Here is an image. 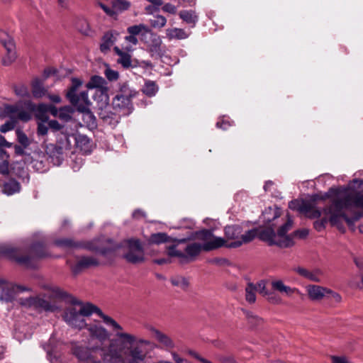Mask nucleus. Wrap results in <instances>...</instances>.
<instances>
[{
  "instance_id": "22",
  "label": "nucleus",
  "mask_w": 363,
  "mask_h": 363,
  "mask_svg": "<svg viewBox=\"0 0 363 363\" xmlns=\"http://www.w3.org/2000/svg\"><path fill=\"white\" fill-rule=\"evenodd\" d=\"M99 264L98 260L94 257H82L74 264L70 266L72 272L74 274H77L83 269H87L91 267L97 266Z\"/></svg>"
},
{
  "instance_id": "55",
  "label": "nucleus",
  "mask_w": 363,
  "mask_h": 363,
  "mask_svg": "<svg viewBox=\"0 0 363 363\" xmlns=\"http://www.w3.org/2000/svg\"><path fill=\"white\" fill-rule=\"evenodd\" d=\"M46 122L38 121L37 134L38 135L45 136L48 134L49 126L45 124Z\"/></svg>"
},
{
  "instance_id": "59",
  "label": "nucleus",
  "mask_w": 363,
  "mask_h": 363,
  "mask_svg": "<svg viewBox=\"0 0 363 363\" xmlns=\"http://www.w3.org/2000/svg\"><path fill=\"white\" fill-rule=\"evenodd\" d=\"M162 9L164 12L169 13L171 14H175L177 10V7L170 3L165 4L162 6Z\"/></svg>"
},
{
  "instance_id": "20",
  "label": "nucleus",
  "mask_w": 363,
  "mask_h": 363,
  "mask_svg": "<svg viewBox=\"0 0 363 363\" xmlns=\"http://www.w3.org/2000/svg\"><path fill=\"white\" fill-rule=\"evenodd\" d=\"M22 304L39 311H54V306L50 302L39 297L29 298L23 302Z\"/></svg>"
},
{
  "instance_id": "23",
  "label": "nucleus",
  "mask_w": 363,
  "mask_h": 363,
  "mask_svg": "<svg viewBox=\"0 0 363 363\" xmlns=\"http://www.w3.org/2000/svg\"><path fill=\"white\" fill-rule=\"evenodd\" d=\"M82 84V82L77 78L72 79V86L67 93V97L69 100L72 104H78L79 101H82V95L83 93H87L86 91L80 92L79 94H77V89Z\"/></svg>"
},
{
  "instance_id": "51",
  "label": "nucleus",
  "mask_w": 363,
  "mask_h": 363,
  "mask_svg": "<svg viewBox=\"0 0 363 363\" xmlns=\"http://www.w3.org/2000/svg\"><path fill=\"white\" fill-rule=\"evenodd\" d=\"M299 204L298 201H291L290 203H289V208H291V209H296L297 208L298 211H302V212H308L309 211V205L307 204V203H303L301 206H297Z\"/></svg>"
},
{
  "instance_id": "49",
  "label": "nucleus",
  "mask_w": 363,
  "mask_h": 363,
  "mask_svg": "<svg viewBox=\"0 0 363 363\" xmlns=\"http://www.w3.org/2000/svg\"><path fill=\"white\" fill-rule=\"evenodd\" d=\"M195 227V222L191 218H183L180 220L179 225L176 226L175 228L181 229H193Z\"/></svg>"
},
{
  "instance_id": "35",
  "label": "nucleus",
  "mask_w": 363,
  "mask_h": 363,
  "mask_svg": "<svg viewBox=\"0 0 363 363\" xmlns=\"http://www.w3.org/2000/svg\"><path fill=\"white\" fill-rule=\"evenodd\" d=\"M127 31L128 34H131L133 36H137L138 35L142 33V35H144V33H147L150 32V28L147 26L140 23L138 25H134L129 26L127 28Z\"/></svg>"
},
{
  "instance_id": "45",
  "label": "nucleus",
  "mask_w": 363,
  "mask_h": 363,
  "mask_svg": "<svg viewBox=\"0 0 363 363\" xmlns=\"http://www.w3.org/2000/svg\"><path fill=\"white\" fill-rule=\"evenodd\" d=\"M130 5V2L128 0H115V14L128 10Z\"/></svg>"
},
{
  "instance_id": "37",
  "label": "nucleus",
  "mask_w": 363,
  "mask_h": 363,
  "mask_svg": "<svg viewBox=\"0 0 363 363\" xmlns=\"http://www.w3.org/2000/svg\"><path fill=\"white\" fill-rule=\"evenodd\" d=\"M96 4L106 15L113 16V0H98Z\"/></svg>"
},
{
  "instance_id": "46",
  "label": "nucleus",
  "mask_w": 363,
  "mask_h": 363,
  "mask_svg": "<svg viewBox=\"0 0 363 363\" xmlns=\"http://www.w3.org/2000/svg\"><path fill=\"white\" fill-rule=\"evenodd\" d=\"M171 283L175 286L186 289L189 286L188 280L183 277H174L171 279Z\"/></svg>"
},
{
  "instance_id": "3",
  "label": "nucleus",
  "mask_w": 363,
  "mask_h": 363,
  "mask_svg": "<svg viewBox=\"0 0 363 363\" xmlns=\"http://www.w3.org/2000/svg\"><path fill=\"white\" fill-rule=\"evenodd\" d=\"M292 225L293 220L289 218L284 223L279 226L277 233L272 228H265L260 230L259 238L269 245H277L281 248L291 247L294 245L295 237L305 238L308 235L307 229L298 230L289 234L288 232L291 229Z\"/></svg>"
},
{
  "instance_id": "6",
  "label": "nucleus",
  "mask_w": 363,
  "mask_h": 363,
  "mask_svg": "<svg viewBox=\"0 0 363 363\" xmlns=\"http://www.w3.org/2000/svg\"><path fill=\"white\" fill-rule=\"evenodd\" d=\"M137 92L123 84L120 87L118 94L115 96L117 104H115V114L118 113L120 116H128L133 110L131 99L135 97Z\"/></svg>"
},
{
  "instance_id": "17",
  "label": "nucleus",
  "mask_w": 363,
  "mask_h": 363,
  "mask_svg": "<svg viewBox=\"0 0 363 363\" xmlns=\"http://www.w3.org/2000/svg\"><path fill=\"white\" fill-rule=\"evenodd\" d=\"M79 311L83 317H88L91 315L93 313H96L103 320V322L106 325H113V319L105 315L99 307L93 303L89 302L82 303Z\"/></svg>"
},
{
  "instance_id": "5",
  "label": "nucleus",
  "mask_w": 363,
  "mask_h": 363,
  "mask_svg": "<svg viewBox=\"0 0 363 363\" xmlns=\"http://www.w3.org/2000/svg\"><path fill=\"white\" fill-rule=\"evenodd\" d=\"M242 228L240 225H227L224 228L225 244L228 248H236L242 244L251 242L257 235L255 229L249 230L242 233Z\"/></svg>"
},
{
  "instance_id": "41",
  "label": "nucleus",
  "mask_w": 363,
  "mask_h": 363,
  "mask_svg": "<svg viewBox=\"0 0 363 363\" xmlns=\"http://www.w3.org/2000/svg\"><path fill=\"white\" fill-rule=\"evenodd\" d=\"M150 23L152 28L160 29L166 26L167 18L162 15L157 14L150 19Z\"/></svg>"
},
{
  "instance_id": "58",
  "label": "nucleus",
  "mask_w": 363,
  "mask_h": 363,
  "mask_svg": "<svg viewBox=\"0 0 363 363\" xmlns=\"http://www.w3.org/2000/svg\"><path fill=\"white\" fill-rule=\"evenodd\" d=\"M217 358L221 363H237L234 357L231 355H218Z\"/></svg>"
},
{
  "instance_id": "18",
  "label": "nucleus",
  "mask_w": 363,
  "mask_h": 363,
  "mask_svg": "<svg viewBox=\"0 0 363 363\" xmlns=\"http://www.w3.org/2000/svg\"><path fill=\"white\" fill-rule=\"evenodd\" d=\"M24 104L28 109L33 111V113H34L35 117L38 121H48L49 116L48 115V108L47 104H39L36 106L30 101H26Z\"/></svg>"
},
{
  "instance_id": "62",
  "label": "nucleus",
  "mask_w": 363,
  "mask_h": 363,
  "mask_svg": "<svg viewBox=\"0 0 363 363\" xmlns=\"http://www.w3.org/2000/svg\"><path fill=\"white\" fill-rule=\"evenodd\" d=\"M332 363H352L347 357L344 356L332 357Z\"/></svg>"
},
{
  "instance_id": "56",
  "label": "nucleus",
  "mask_w": 363,
  "mask_h": 363,
  "mask_svg": "<svg viewBox=\"0 0 363 363\" xmlns=\"http://www.w3.org/2000/svg\"><path fill=\"white\" fill-rule=\"evenodd\" d=\"M255 287H256V291H258L263 296L269 291L266 289V281L264 280H260L256 284H254Z\"/></svg>"
},
{
  "instance_id": "27",
  "label": "nucleus",
  "mask_w": 363,
  "mask_h": 363,
  "mask_svg": "<svg viewBox=\"0 0 363 363\" xmlns=\"http://www.w3.org/2000/svg\"><path fill=\"white\" fill-rule=\"evenodd\" d=\"M150 330L152 333L155 339L166 349L169 350L174 347V342L169 336L152 327L150 328Z\"/></svg>"
},
{
  "instance_id": "16",
  "label": "nucleus",
  "mask_w": 363,
  "mask_h": 363,
  "mask_svg": "<svg viewBox=\"0 0 363 363\" xmlns=\"http://www.w3.org/2000/svg\"><path fill=\"white\" fill-rule=\"evenodd\" d=\"M85 328L89 331L91 337L97 339L101 343L108 340V345L111 342L112 346L113 345L112 340H109L111 334L101 325L99 321L94 320L93 323L89 324L86 323V326H85ZM108 347L109 346L108 348Z\"/></svg>"
},
{
  "instance_id": "39",
  "label": "nucleus",
  "mask_w": 363,
  "mask_h": 363,
  "mask_svg": "<svg viewBox=\"0 0 363 363\" xmlns=\"http://www.w3.org/2000/svg\"><path fill=\"white\" fill-rule=\"evenodd\" d=\"M256 287L254 284L249 282L245 288V299L250 303H254L256 301Z\"/></svg>"
},
{
  "instance_id": "11",
  "label": "nucleus",
  "mask_w": 363,
  "mask_h": 363,
  "mask_svg": "<svg viewBox=\"0 0 363 363\" xmlns=\"http://www.w3.org/2000/svg\"><path fill=\"white\" fill-rule=\"evenodd\" d=\"M91 103L88 98V93H83L82 95V101L78 104L72 105L77 106V111L82 113V120L84 124L89 128L96 127V117L89 109Z\"/></svg>"
},
{
  "instance_id": "52",
  "label": "nucleus",
  "mask_w": 363,
  "mask_h": 363,
  "mask_svg": "<svg viewBox=\"0 0 363 363\" xmlns=\"http://www.w3.org/2000/svg\"><path fill=\"white\" fill-rule=\"evenodd\" d=\"M16 121L15 119H11V121H6L1 125L0 131L1 133H6L13 130L16 126Z\"/></svg>"
},
{
  "instance_id": "2",
  "label": "nucleus",
  "mask_w": 363,
  "mask_h": 363,
  "mask_svg": "<svg viewBox=\"0 0 363 363\" xmlns=\"http://www.w3.org/2000/svg\"><path fill=\"white\" fill-rule=\"evenodd\" d=\"M177 245L167 248L170 257H177L182 262L195 260L202 251L209 252L225 244L223 238L215 236L210 230H202L192 233L190 238L176 239Z\"/></svg>"
},
{
  "instance_id": "34",
  "label": "nucleus",
  "mask_w": 363,
  "mask_h": 363,
  "mask_svg": "<svg viewBox=\"0 0 363 363\" xmlns=\"http://www.w3.org/2000/svg\"><path fill=\"white\" fill-rule=\"evenodd\" d=\"M72 351L80 361H86L91 357L90 350L86 347L74 346Z\"/></svg>"
},
{
  "instance_id": "10",
  "label": "nucleus",
  "mask_w": 363,
  "mask_h": 363,
  "mask_svg": "<svg viewBox=\"0 0 363 363\" xmlns=\"http://www.w3.org/2000/svg\"><path fill=\"white\" fill-rule=\"evenodd\" d=\"M0 43L6 51L2 59V63L4 65H9L16 58V45L13 38L7 31L0 30Z\"/></svg>"
},
{
  "instance_id": "61",
  "label": "nucleus",
  "mask_w": 363,
  "mask_h": 363,
  "mask_svg": "<svg viewBox=\"0 0 363 363\" xmlns=\"http://www.w3.org/2000/svg\"><path fill=\"white\" fill-rule=\"evenodd\" d=\"M9 161H1L0 162V174L6 175L9 172Z\"/></svg>"
},
{
  "instance_id": "24",
  "label": "nucleus",
  "mask_w": 363,
  "mask_h": 363,
  "mask_svg": "<svg viewBox=\"0 0 363 363\" xmlns=\"http://www.w3.org/2000/svg\"><path fill=\"white\" fill-rule=\"evenodd\" d=\"M294 271L301 277L313 282H320L322 272L320 269H315L308 270L303 267H296Z\"/></svg>"
},
{
  "instance_id": "25",
  "label": "nucleus",
  "mask_w": 363,
  "mask_h": 363,
  "mask_svg": "<svg viewBox=\"0 0 363 363\" xmlns=\"http://www.w3.org/2000/svg\"><path fill=\"white\" fill-rule=\"evenodd\" d=\"M55 245L65 249L86 248L91 250H94L89 244L74 242L73 240L69 238L56 240Z\"/></svg>"
},
{
  "instance_id": "38",
  "label": "nucleus",
  "mask_w": 363,
  "mask_h": 363,
  "mask_svg": "<svg viewBox=\"0 0 363 363\" xmlns=\"http://www.w3.org/2000/svg\"><path fill=\"white\" fill-rule=\"evenodd\" d=\"M76 143L78 147L81 148L85 153H90V141L89 139L85 135H79L75 138Z\"/></svg>"
},
{
  "instance_id": "53",
  "label": "nucleus",
  "mask_w": 363,
  "mask_h": 363,
  "mask_svg": "<svg viewBox=\"0 0 363 363\" xmlns=\"http://www.w3.org/2000/svg\"><path fill=\"white\" fill-rule=\"evenodd\" d=\"M16 135L18 143H21L23 147H27L29 145L27 135L21 130L18 129L16 130Z\"/></svg>"
},
{
  "instance_id": "48",
  "label": "nucleus",
  "mask_w": 363,
  "mask_h": 363,
  "mask_svg": "<svg viewBox=\"0 0 363 363\" xmlns=\"http://www.w3.org/2000/svg\"><path fill=\"white\" fill-rule=\"evenodd\" d=\"M77 28L82 34L85 35H89L91 33V30L89 27V25L86 21L84 19L79 20L78 24L77 25Z\"/></svg>"
},
{
  "instance_id": "32",
  "label": "nucleus",
  "mask_w": 363,
  "mask_h": 363,
  "mask_svg": "<svg viewBox=\"0 0 363 363\" xmlns=\"http://www.w3.org/2000/svg\"><path fill=\"white\" fill-rule=\"evenodd\" d=\"M21 185L19 182L13 179H9L4 184L3 193L7 196H11L18 193L21 191Z\"/></svg>"
},
{
  "instance_id": "54",
  "label": "nucleus",
  "mask_w": 363,
  "mask_h": 363,
  "mask_svg": "<svg viewBox=\"0 0 363 363\" xmlns=\"http://www.w3.org/2000/svg\"><path fill=\"white\" fill-rule=\"evenodd\" d=\"M327 298H328L330 301L335 303H339L342 301V296L338 293L332 291L329 289V292H327Z\"/></svg>"
},
{
  "instance_id": "8",
  "label": "nucleus",
  "mask_w": 363,
  "mask_h": 363,
  "mask_svg": "<svg viewBox=\"0 0 363 363\" xmlns=\"http://www.w3.org/2000/svg\"><path fill=\"white\" fill-rule=\"evenodd\" d=\"M124 258L131 264H140L145 261L143 246L138 239L131 238L124 242Z\"/></svg>"
},
{
  "instance_id": "43",
  "label": "nucleus",
  "mask_w": 363,
  "mask_h": 363,
  "mask_svg": "<svg viewBox=\"0 0 363 363\" xmlns=\"http://www.w3.org/2000/svg\"><path fill=\"white\" fill-rule=\"evenodd\" d=\"M74 110L69 106H65L60 108L59 118L65 122L69 121L72 118V116Z\"/></svg>"
},
{
  "instance_id": "4",
  "label": "nucleus",
  "mask_w": 363,
  "mask_h": 363,
  "mask_svg": "<svg viewBox=\"0 0 363 363\" xmlns=\"http://www.w3.org/2000/svg\"><path fill=\"white\" fill-rule=\"evenodd\" d=\"M20 252L19 248L13 247L10 244H0V257L15 260L18 264L27 267H33L34 262L50 256L44 245L40 242L31 245L30 255L20 257Z\"/></svg>"
},
{
  "instance_id": "7",
  "label": "nucleus",
  "mask_w": 363,
  "mask_h": 363,
  "mask_svg": "<svg viewBox=\"0 0 363 363\" xmlns=\"http://www.w3.org/2000/svg\"><path fill=\"white\" fill-rule=\"evenodd\" d=\"M72 135L62 133L58 143L48 144L46 145L45 152L50 159L51 162L56 166L62 164L64 160V150H69L72 146L69 137Z\"/></svg>"
},
{
  "instance_id": "50",
  "label": "nucleus",
  "mask_w": 363,
  "mask_h": 363,
  "mask_svg": "<svg viewBox=\"0 0 363 363\" xmlns=\"http://www.w3.org/2000/svg\"><path fill=\"white\" fill-rule=\"evenodd\" d=\"M245 315L249 323L253 327L259 325L262 323V319L253 314L252 312L247 311Z\"/></svg>"
},
{
  "instance_id": "44",
  "label": "nucleus",
  "mask_w": 363,
  "mask_h": 363,
  "mask_svg": "<svg viewBox=\"0 0 363 363\" xmlns=\"http://www.w3.org/2000/svg\"><path fill=\"white\" fill-rule=\"evenodd\" d=\"M124 40L125 45L122 46L123 49L127 51H133V47L138 43L137 37L129 34L124 38Z\"/></svg>"
},
{
  "instance_id": "42",
  "label": "nucleus",
  "mask_w": 363,
  "mask_h": 363,
  "mask_svg": "<svg viewBox=\"0 0 363 363\" xmlns=\"http://www.w3.org/2000/svg\"><path fill=\"white\" fill-rule=\"evenodd\" d=\"M171 240V238L164 233H158L151 235L150 241L154 244H161L168 242Z\"/></svg>"
},
{
  "instance_id": "28",
  "label": "nucleus",
  "mask_w": 363,
  "mask_h": 363,
  "mask_svg": "<svg viewBox=\"0 0 363 363\" xmlns=\"http://www.w3.org/2000/svg\"><path fill=\"white\" fill-rule=\"evenodd\" d=\"M179 16L191 28H194L199 21V16L194 10H182L179 12Z\"/></svg>"
},
{
  "instance_id": "40",
  "label": "nucleus",
  "mask_w": 363,
  "mask_h": 363,
  "mask_svg": "<svg viewBox=\"0 0 363 363\" xmlns=\"http://www.w3.org/2000/svg\"><path fill=\"white\" fill-rule=\"evenodd\" d=\"M104 351L102 354V360L94 361L93 363H113V350L112 348V343L110 342L109 347L107 351Z\"/></svg>"
},
{
  "instance_id": "29",
  "label": "nucleus",
  "mask_w": 363,
  "mask_h": 363,
  "mask_svg": "<svg viewBox=\"0 0 363 363\" xmlns=\"http://www.w3.org/2000/svg\"><path fill=\"white\" fill-rule=\"evenodd\" d=\"M166 38L169 40H184L189 38L190 33L179 28H169L165 30Z\"/></svg>"
},
{
  "instance_id": "1",
  "label": "nucleus",
  "mask_w": 363,
  "mask_h": 363,
  "mask_svg": "<svg viewBox=\"0 0 363 363\" xmlns=\"http://www.w3.org/2000/svg\"><path fill=\"white\" fill-rule=\"evenodd\" d=\"M362 182V180L354 179L347 187L330 189L326 194L330 204L323 208L326 217L314 223L318 231L322 230L328 222L341 232L345 230L344 222L354 230L355 223L363 217V191L355 189L352 184Z\"/></svg>"
},
{
  "instance_id": "57",
  "label": "nucleus",
  "mask_w": 363,
  "mask_h": 363,
  "mask_svg": "<svg viewBox=\"0 0 363 363\" xmlns=\"http://www.w3.org/2000/svg\"><path fill=\"white\" fill-rule=\"evenodd\" d=\"M264 296H266L267 300L273 304H279L281 301V298L277 295L269 291L265 294Z\"/></svg>"
},
{
  "instance_id": "30",
  "label": "nucleus",
  "mask_w": 363,
  "mask_h": 363,
  "mask_svg": "<svg viewBox=\"0 0 363 363\" xmlns=\"http://www.w3.org/2000/svg\"><path fill=\"white\" fill-rule=\"evenodd\" d=\"M32 94L35 98H42L47 93L43 82L39 78L34 79L31 82Z\"/></svg>"
},
{
  "instance_id": "33",
  "label": "nucleus",
  "mask_w": 363,
  "mask_h": 363,
  "mask_svg": "<svg viewBox=\"0 0 363 363\" xmlns=\"http://www.w3.org/2000/svg\"><path fill=\"white\" fill-rule=\"evenodd\" d=\"M159 88L157 84L151 80L146 81L142 89L143 93L149 97L155 96Z\"/></svg>"
},
{
  "instance_id": "63",
  "label": "nucleus",
  "mask_w": 363,
  "mask_h": 363,
  "mask_svg": "<svg viewBox=\"0 0 363 363\" xmlns=\"http://www.w3.org/2000/svg\"><path fill=\"white\" fill-rule=\"evenodd\" d=\"M48 126L54 130H60L62 128V125L56 120H51L48 122Z\"/></svg>"
},
{
  "instance_id": "12",
  "label": "nucleus",
  "mask_w": 363,
  "mask_h": 363,
  "mask_svg": "<svg viewBox=\"0 0 363 363\" xmlns=\"http://www.w3.org/2000/svg\"><path fill=\"white\" fill-rule=\"evenodd\" d=\"M122 327L115 322V352L128 349L135 341V336L122 332ZM115 363H118V357L115 353Z\"/></svg>"
},
{
  "instance_id": "36",
  "label": "nucleus",
  "mask_w": 363,
  "mask_h": 363,
  "mask_svg": "<svg viewBox=\"0 0 363 363\" xmlns=\"http://www.w3.org/2000/svg\"><path fill=\"white\" fill-rule=\"evenodd\" d=\"M44 349L46 350L48 357L51 362H53V359L57 358V350L55 345V335H52L49 340L48 345L44 346Z\"/></svg>"
},
{
  "instance_id": "26",
  "label": "nucleus",
  "mask_w": 363,
  "mask_h": 363,
  "mask_svg": "<svg viewBox=\"0 0 363 363\" xmlns=\"http://www.w3.org/2000/svg\"><path fill=\"white\" fill-rule=\"evenodd\" d=\"M149 38L145 40L150 52L152 53H159L161 51L162 39L157 33H153L150 29L147 33Z\"/></svg>"
},
{
  "instance_id": "21",
  "label": "nucleus",
  "mask_w": 363,
  "mask_h": 363,
  "mask_svg": "<svg viewBox=\"0 0 363 363\" xmlns=\"http://www.w3.org/2000/svg\"><path fill=\"white\" fill-rule=\"evenodd\" d=\"M133 51H127L123 50V48L121 49L115 46V53L118 55L117 63L121 65L124 69H129L130 67H135L133 65V60L132 58V55L130 52Z\"/></svg>"
},
{
  "instance_id": "9",
  "label": "nucleus",
  "mask_w": 363,
  "mask_h": 363,
  "mask_svg": "<svg viewBox=\"0 0 363 363\" xmlns=\"http://www.w3.org/2000/svg\"><path fill=\"white\" fill-rule=\"evenodd\" d=\"M23 109L19 104L15 105H5L3 108H0V118L4 119L9 118L23 122L29 121L32 118L33 111L28 109Z\"/></svg>"
},
{
  "instance_id": "64",
  "label": "nucleus",
  "mask_w": 363,
  "mask_h": 363,
  "mask_svg": "<svg viewBox=\"0 0 363 363\" xmlns=\"http://www.w3.org/2000/svg\"><path fill=\"white\" fill-rule=\"evenodd\" d=\"M132 216L135 219L145 217V213L141 209H136L133 212Z\"/></svg>"
},
{
  "instance_id": "31",
  "label": "nucleus",
  "mask_w": 363,
  "mask_h": 363,
  "mask_svg": "<svg viewBox=\"0 0 363 363\" xmlns=\"http://www.w3.org/2000/svg\"><path fill=\"white\" fill-rule=\"evenodd\" d=\"M113 46V33L112 31L106 32L101 38L100 44V50L106 54L111 51Z\"/></svg>"
},
{
  "instance_id": "13",
  "label": "nucleus",
  "mask_w": 363,
  "mask_h": 363,
  "mask_svg": "<svg viewBox=\"0 0 363 363\" xmlns=\"http://www.w3.org/2000/svg\"><path fill=\"white\" fill-rule=\"evenodd\" d=\"M0 298L6 302L11 301L16 294L23 291H28L30 289L28 287L8 282L6 280L0 279Z\"/></svg>"
},
{
  "instance_id": "15",
  "label": "nucleus",
  "mask_w": 363,
  "mask_h": 363,
  "mask_svg": "<svg viewBox=\"0 0 363 363\" xmlns=\"http://www.w3.org/2000/svg\"><path fill=\"white\" fill-rule=\"evenodd\" d=\"M63 319L72 328L81 330L86 326L84 317L79 311H77L74 307H70L66 309L63 315Z\"/></svg>"
},
{
  "instance_id": "60",
  "label": "nucleus",
  "mask_w": 363,
  "mask_h": 363,
  "mask_svg": "<svg viewBox=\"0 0 363 363\" xmlns=\"http://www.w3.org/2000/svg\"><path fill=\"white\" fill-rule=\"evenodd\" d=\"M272 286L273 289L282 292L285 284L281 280H274L272 281Z\"/></svg>"
},
{
  "instance_id": "19",
  "label": "nucleus",
  "mask_w": 363,
  "mask_h": 363,
  "mask_svg": "<svg viewBox=\"0 0 363 363\" xmlns=\"http://www.w3.org/2000/svg\"><path fill=\"white\" fill-rule=\"evenodd\" d=\"M308 296L312 301H319L326 297L329 289L315 284H310L306 287Z\"/></svg>"
},
{
  "instance_id": "47",
  "label": "nucleus",
  "mask_w": 363,
  "mask_h": 363,
  "mask_svg": "<svg viewBox=\"0 0 363 363\" xmlns=\"http://www.w3.org/2000/svg\"><path fill=\"white\" fill-rule=\"evenodd\" d=\"M15 94L22 98H29L30 91L28 88L24 84H19L14 86Z\"/></svg>"
},
{
  "instance_id": "14",
  "label": "nucleus",
  "mask_w": 363,
  "mask_h": 363,
  "mask_svg": "<svg viewBox=\"0 0 363 363\" xmlns=\"http://www.w3.org/2000/svg\"><path fill=\"white\" fill-rule=\"evenodd\" d=\"M89 89H96V95L99 94L101 106H106L108 102V88L106 82L100 76H93L86 84Z\"/></svg>"
}]
</instances>
